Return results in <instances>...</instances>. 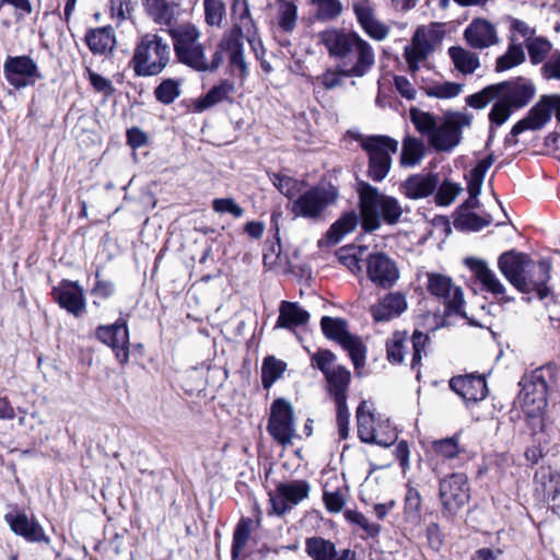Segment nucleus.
Returning <instances> with one entry per match:
<instances>
[{
    "label": "nucleus",
    "mask_w": 560,
    "mask_h": 560,
    "mask_svg": "<svg viewBox=\"0 0 560 560\" xmlns=\"http://www.w3.org/2000/svg\"><path fill=\"white\" fill-rule=\"evenodd\" d=\"M530 261L528 255L510 250L500 255L498 266L502 275L518 290L520 284L524 285L522 279L530 267Z\"/></svg>",
    "instance_id": "393cba45"
},
{
    "label": "nucleus",
    "mask_w": 560,
    "mask_h": 560,
    "mask_svg": "<svg viewBox=\"0 0 560 560\" xmlns=\"http://www.w3.org/2000/svg\"><path fill=\"white\" fill-rule=\"evenodd\" d=\"M557 374V365L548 363L525 375L520 382L523 406L528 415L540 413L547 407L548 393L556 385Z\"/></svg>",
    "instance_id": "39448f33"
},
{
    "label": "nucleus",
    "mask_w": 560,
    "mask_h": 560,
    "mask_svg": "<svg viewBox=\"0 0 560 560\" xmlns=\"http://www.w3.org/2000/svg\"><path fill=\"white\" fill-rule=\"evenodd\" d=\"M492 222L491 215L480 217L477 213L470 212L459 219L463 228L471 231H480Z\"/></svg>",
    "instance_id": "e2e57ef3"
},
{
    "label": "nucleus",
    "mask_w": 560,
    "mask_h": 560,
    "mask_svg": "<svg viewBox=\"0 0 560 560\" xmlns=\"http://www.w3.org/2000/svg\"><path fill=\"white\" fill-rule=\"evenodd\" d=\"M534 480L541 485L545 495L556 498L560 494V475L550 467H540L535 472Z\"/></svg>",
    "instance_id": "ea45409f"
},
{
    "label": "nucleus",
    "mask_w": 560,
    "mask_h": 560,
    "mask_svg": "<svg viewBox=\"0 0 560 560\" xmlns=\"http://www.w3.org/2000/svg\"><path fill=\"white\" fill-rule=\"evenodd\" d=\"M270 178L275 187L293 201L302 190L303 183L288 175L272 174Z\"/></svg>",
    "instance_id": "37998d69"
},
{
    "label": "nucleus",
    "mask_w": 560,
    "mask_h": 560,
    "mask_svg": "<svg viewBox=\"0 0 560 560\" xmlns=\"http://www.w3.org/2000/svg\"><path fill=\"white\" fill-rule=\"evenodd\" d=\"M323 501L328 512L339 513L345 506L346 497L345 493L339 489L334 491L324 489Z\"/></svg>",
    "instance_id": "bf43d9fd"
},
{
    "label": "nucleus",
    "mask_w": 560,
    "mask_h": 560,
    "mask_svg": "<svg viewBox=\"0 0 560 560\" xmlns=\"http://www.w3.org/2000/svg\"><path fill=\"white\" fill-rule=\"evenodd\" d=\"M448 56L452 59L456 70L463 74H471L480 67L478 55L464 47H450Z\"/></svg>",
    "instance_id": "c9c22d12"
},
{
    "label": "nucleus",
    "mask_w": 560,
    "mask_h": 560,
    "mask_svg": "<svg viewBox=\"0 0 560 560\" xmlns=\"http://www.w3.org/2000/svg\"><path fill=\"white\" fill-rule=\"evenodd\" d=\"M234 91V84L229 80H223L220 84L212 86L203 97L199 98L195 104V108L197 112H202L226 100Z\"/></svg>",
    "instance_id": "e433bc0d"
},
{
    "label": "nucleus",
    "mask_w": 560,
    "mask_h": 560,
    "mask_svg": "<svg viewBox=\"0 0 560 560\" xmlns=\"http://www.w3.org/2000/svg\"><path fill=\"white\" fill-rule=\"evenodd\" d=\"M439 185L436 174H416L409 176L402 184V194L409 199H421L432 195Z\"/></svg>",
    "instance_id": "c756f323"
},
{
    "label": "nucleus",
    "mask_w": 560,
    "mask_h": 560,
    "mask_svg": "<svg viewBox=\"0 0 560 560\" xmlns=\"http://www.w3.org/2000/svg\"><path fill=\"white\" fill-rule=\"evenodd\" d=\"M469 47L482 50L500 43L497 26L487 19H474L464 31Z\"/></svg>",
    "instance_id": "aec40b11"
},
{
    "label": "nucleus",
    "mask_w": 560,
    "mask_h": 560,
    "mask_svg": "<svg viewBox=\"0 0 560 560\" xmlns=\"http://www.w3.org/2000/svg\"><path fill=\"white\" fill-rule=\"evenodd\" d=\"M375 415L370 410L366 401H362L357 409L359 439L366 444L390 446L396 440V434L388 432L381 435L375 427Z\"/></svg>",
    "instance_id": "f3484780"
},
{
    "label": "nucleus",
    "mask_w": 560,
    "mask_h": 560,
    "mask_svg": "<svg viewBox=\"0 0 560 560\" xmlns=\"http://www.w3.org/2000/svg\"><path fill=\"white\" fill-rule=\"evenodd\" d=\"M361 147L369 154L368 175L374 182H382L392 167V154L398 150V142L388 136H370Z\"/></svg>",
    "instance_id": "0eeeda50"
},
{
    "label": "nucleus",
    "mask_w": 560,
    "mask_h": 560,
    "mask_svg": "<svg viewBox=\"0 0 560 560\" xmlns=\"http://www.w3.org/2000/svg\"><path fill=\"white\" fill-rule=\"evenodd\" d=\"M320 327L326 338L338 342L348 351L357 371L364 366L366 347L359 337L349 332L348 323L345 319L324 316L320 319Z\"/></svg>",
    "instance_id": "6e6552de"
},
{
    "label": "nucleus",
    "mask_w": 560,
    "mask_h": 560,
    "mask_svg": "<svg viewBox=\"0 0 560 560\" xmlns=\"http://www.w3.org/2000/svg\"><path fill=\"white\" fill-rule=\"evenodd\" d=\"M212 209L219 214L229 213L235 219L244 215L245 210L233 198H215L212 200Z\"/></svg>",
    "instance_id": "864d4df0"
},
{
    "label": "nucleus",
    "mask_w": 560,
    "mask_h": 560,
    "mask_svg": "<svg viewBox=\"0 0 560 560\" xmlns=\"http://www.w3.org/2000/svg\"><path fill=\"white\" fill-rule=\"evenodd\" d=\"M267 430L279 444L292 443L295 436V420L291 402L277 398L271 404Z\"/></svg>",
    "instance_id": "4468645a"
},
{
    "label": "nucleus",
    "mask_w": 560,
    "mask_h": 560,
    "mask_svg": "<svg viewBox=\"0 0 560 560\" xmlns=\"http://www.w3.org/2000/svg\"><path fill=\"white\" fill-rule=\"evenodd\" d=\"M52 296L60 307L79 317L85 310L83 289L78 282L63 280L52 289Z\"/></svg>",
    "instance_id": "4be33fe9"
},
{
    "label": "nucleus",
    "mask_w": 560,
    "mask_h": 560,
    "mask_svg": "<svg viewBox=\"0 0 560 560\" xmlns=\"http://www.w3.org/2000/svg\"><path fill=\"white\" fill-rule=\"evenodd\" d=\"M408 343L409 338L406 331H395L386 342L388 361L392 363L402 362Z\"/></svg>",
    "instance_id": "79ce46f5"
},
{
    "label": "nucleus",
    "mask_w": 560,
    "mask_h": 560,
    "mask_svg": "<svg viewBox=\"0 0 560 560\" xmlns=\"http://www.w3.org/2000/svg\"><path fill=\"white\" fill-rule=\"evenodd\" d=\"M450 387L467 401H480L488 395L486 378L482 375H458L450 381Z\"/></svg>",
    "instance_id": "bb28decb"
},
{
    "label": "nucleus",
    "mask_w": 560,
    "mask_h": 560,
    "mask_svg": "<svg viewBox=\"0 0 560 560\" xmlns=\"http://www.w3.org/2000/svg\"><path fill=\"white\" fill-rule=\"evenodd\" d=\"M155 98L163 104H172L175 100V80L165 79L154 90Z\"/></svg>",
    "instance_id": "680f3d73"
},
{
    "label": "nucleus",
    "mask_w": 560,
    "mask_h": 560,
    "mask_svg": "<svg viewBox=\"0 0 560 560\" xmlns=\"http://www.w3.org/2000/svg\"><path fill=\"white\" fill-rule=\"evenodd\" d=\"M464 85L455 82H441L434 83L423 88L425 94L429 97H435L441 100L453 98L463 92Z\"/></svg>",
    "instance_id": "c03bdc74"
},
{
    "label": "nucleus",
    "mask_w": 560,
    "mask_h": 560,
    "mask_svg": "<svg viewBox=\"0 0 560 560\" xmlns=\"http://www.w3.org/2000/svg\"><path fill=\"white\" fill-rule=\"evenodd\" d=\"M427 289L430 294L439 299L445 306V314H456L466 317L464 312L463 290L455 285L452 279L443 273L428 272Z\"/></svg>",
    "instance_id": "9b49d317"
},
{
    "label": "nucleus",
    "mask_w": 560,
    "mask_h": 560,
    "mask_svg": "<svg viewBox=\"0 0 560 560\" xmlns=\"http://www.w3.org/2000/svg\"><path fill=\"white\" fill-rule=\"evenodd\" d=\"M250 518H241L236 525V528L233 534V544H232V557L236 558L241 555L244 547L246 546L249 535H250Z\"/></svg>",
    "instance_id": "de8ad7c7"
},
{
    "label": "nucleus",
    "mask_w": 560,
    "mask_h": 560,
    "mask_svg": "<svg viewBox=\"0 0 560 560\" xmlns=\"http://www.w3.org/2000/svg\"><path fill=\"white\" fill-rule=\"evenodd\" d=\"M298 18V8L292 2H284L279 10V26L290 32L294 28Z\"/></svg>",
    "instance_id": "4d7b16f0"
},
{
    "label": "nucleus",
    "mask_w": 560,
    "mask_h": 560,
    "mask_svg": "<svg viewBox=\"0 0 560 560\" xmlns=\"http://www.w3.org/2000/svg\"><path fill=\"white\" fill-rule=\"evenodd\" d=\"M472 116L466 113L453 112L445 115L441 125L435 127L430 143L438 151H451L462 141V130L470 126Z\"/></svg>",
    "instance_id": "f8f14e48"
},
{
    "label": "nucleus",
    "mask_w": 560,
    "mask_h": 560,
    "mask_svg": "<svg viewBox=\"0 0 560 560\" xmlns=\"http://www.w3.org/2000/svg\"><path fill=\"white\" fill-rule=\"evenodd\" d=\"M3 74L16 90L32 86L43 78L37 63L27 55L9 56L3 63Z\"/></svg>",
    "instance_id": "2eb2a0df"
},
{
    "label": "nucleus",
    "mask_w": 560,
    "mask_h": 560,
    "mask_svg": "<svg viewBox=\"0 0 560 560\" xmlns=\"http://www.w3.org/2000/svg\"><path fill=\"white\" fill-rule=\"evenodd\" d=\"M460 191L462 187L459 185L445 180L435 194V202L442 207L448 206L455 200Z\"/></svg>",
    "instance_id": "6e6d98bb"
},
{
    "label": "nucleus",
    "mask_w": 560,
    "mask_h": 560,
    "mask_svg": "<svg viewBox=\"0 0 560 560\" xmlns=\"http://www.w3.org/2000/svg\"><path fill=\"white\" fill-rule=\"evenodd\" d=\"M285 364L275 357H267L261 368V380L265 388H269L284 372Z\"/></svg>",
    "instance_id": "49530a36"
},
{
    "label": "nucleus",
    "mask_w": 560,
    "mask_h": 560,
    "mask_svg": "<svg viewBox=\"0 0 560 560\" xmlns=\"http://www.w3.org/2000/svg\"><path fill=\"white\" fill-rule=\"evenodd\" d=\"M536 33V30L534 27H530L526 22L511 18V24H510V34H515V36L518 38L522 37L525 40V44L530 42Z\"/></svg>",
    "instance_id": "774afa93"
},
{
    "label": "nucleus",
    "mask_w": 560,
    "mask_h": 560,
    "mask_svg": "<svg viewBox=\"0 0 560 560\" xmlns=\"http://www.w3.org/2000/svg\"><path fill=\"white\" fill-rule=\"evenodd\" d=\"M337 197L338 194L335 189L315 186L299 194L292 203L291 212L294 217L316 221L323 217L324 212L336 201Z\"/></svg>",
    "instance_id": "1a4fd4ad"
},
{
    "label": "nucleus",
    "mask_w": 560,
    "mask_h": 560,
    "mask_svg": "<svg viewBox=\"0 0 560 560\" xmlns=\"http://www.w3.org/2000/svg\"><path fill=\"white\" fill-rule=\"evenodd\" d=\"M345 515L349 522L357 524L365 533L366 537L375 538L382 530L380 524L370 522L364 514L358 511L349 510Z\"/></svg>",
    "instance_id": "3c124183"
},
{
    "label": "nucleus",
    "mask_w": 560,
    "mask_h": 560,
    "mask_svg": "<svg viewBox=\"0 0 560 560\" xmlns=\"http://www.w3.org/2000/svg\"><path fill=\"white\" fill-rule=\"evenodd\" d=\"M424 155V144L413 137H406L402 141L400 164L402 166H415Z\"/></svg>",
    "instance_id": "4c0bfd02"
},
{
    "label": "nucleus",
    "mask_w": 560,
    "mask_h": 560,
    "mask_svg": "<svg viewBox=\"0 0 560 560\" xmlns=\"http://www.w3.org/2000/svg\"><path fill=\"white\" fill-rule=\"evenodd\" d=\"M352 9L359 24L371 38L382 42L388 36L389 27L375 18L370 0H355Z\"/></svg>",
    "instance_id": "5701e85b"
},
{
    "label": "nucleus",
    "mask_w": 560,
    "mask_h": 560,
    "mask_svg": "<svg viewBox=\"0 0 560 560\" xmlns=\"http://www.w3.org/2000/svg\"><path fill=\"white\" fill-rule=\"evenodd\" d=\"M406 295L401 292H390L370 307L375 322H388L400 316L407 310Z\"/></svg>",
    "instance_id": "cd10ccee"
},
{
    "label": "nucleus",
    "mask_w": 560,
    "mask_h": 560,
    "mask_svg": "<svg viewBox=\"0 0 560 560\" xmlns=\"http://www.w3.org/2000/svg\"><path fill=\"white\" fill-rule=\"evenodd\" d=\"M328 390L335 401H347V392L350 384L351 374L342 365H335L332 371L325 376Z\"/></svg>",
    "instance_id": "f704fd0d"
},
{
    "label": "nucleus",
    "mask_w": 560,
    "mask_h": 560,
    "mask_svg": "<svg viewBox=\"0 0 560 560\" xmlns=\"http://www.w3.org/2000/svg\"><path fill=\"white\" fill-rule=\"evenodd\" d=\"M4 521L10 529L30 542H49L43 526L35 517H28L24 512L10 511L4 514Z\"/></svg>",
    "instance_id": "6ab92c4d"
},
{
    "label": "nucleus",
    "mask_w": 560,
    "mask_h": 560,
    "mask_svg": "<svg viewBox=\"0 0 560 560\" xmlns=\"http://www.w3.org/2000/svg\"><path fill=\"white\" fill-rule=\"evenodd\" d=\"M149 16L175 39V4L168 0H142Z\"/></svg>",
    "instance_id": "c85d7f7f"
},
{
    "label": "nucleus",
    "mask_w": 560,
    "mask_h": 560,
    "mask_svg": "<svg viewBox=\"0 0 560 560\" xmlns=\"http://www.w3.org/2000/svg\"><path fill=\"white\" fill-rule=\"evenodd\" d=\"M553 103L551 97L542 96L540 101L530 108L526 117L517 121L511 129V136L516 137L526 130L541 129L551 118Z\"/></svg>",
    "instance_id": "b1692460"
},
{
    "label": "nucleus",
    "mask_w": 560,
    "mask_h": 560,
    "mask_svg": "<svg viewBox=\"0 0 560 560\" xmlns=\"http://www.w3.org/2000/svg\"><path fill=\"white\" fill-rule=\"evenodd\" d=\"M311 485L307 480L296 479L279 482L276 489L269 492L272 513L283 516L295 505L308 498Z\"/></svg>",
    "instance_id": "ddd939ff"
},
{
    "label": "nucleus",
    "mask_w": 560,
    "mask_h": 560,
    "mask_svg": "<svg viewBox=\"0 0 560 560\" xmlns=\"http://www.w3.org/2000/svg\"><path fill=\"white\" fill-rule=\"evenodd\" d=\"M206 22L210 26H220L225 13L222 0H203Z\"/></svg>",
    "instance_id": "603ef678"
},
{
    "label": "nucleus",
    "mask_w": 560,
    "mask_h": 560,
    "mask_svg": "<svg viewBox=\"0 0 560 560\" xmlns=\"http://www.w3.org/2000/svg\"><path fill=\"white\" fill-rule=\"evenodd\" d=\"M310 313L296 302L282 301L279 305L277 328L294 329L310 320Z\"/></svg>",
    "instance_id": "2f4dec72"
},
{
    "label": "nucleus",
    "mask_w": 560,
    "mask_h": 560,
    "mask_svg": "<svg viewBox=\"0 0 560 560\" xmlns=\"http://www.w3.org/2000/svg\"><path fill=\"white\" fill-rule=\"evenodd\" d=\"M109 12L117 25L131 16V5L128 0H109Z\"/></svg>",
    "instance_id": "052dcab7"
},
{
    "label": "nucleus",
    "mask_w": 560,
    "mask_h": 560,
    "mask_svg": "<svg viewBox=\"0 0 560 560\" xmlns=\"http://www.w3.org/2000/svg\"><path fill=\"white\" fill-rule=\"evenodd\" d=\"M429 54V45L425 42H420L417 36L412 38V45L406 46L404 50L405 58L411 60L423 61Z\"/></svg>",
    "instance_id": "0e129e2a"
},
{
    "label": "nucleus",
    "mask_w": 560,
    "mask_h": 560,
    "mask_svg": "<svg viewBox=\"0 0 560 560\" xmlns=\"http://www.w3.org/2000/svg\"><path fill=\"white\" fill-rule=\"evenodd\" d=\"M337 407V424L339 436L346 440L349 436V417L347 401H335Z\"/></svg>",
    "instance_id": "69168bd1"
},
{
    "label": "nucleus",
    "mask_w": 560,
    "mask_h": 560,
    "mask_svg": "<svg viewBox=\"0 0 560 560\" xmlns=\"http://www.w3.org/2000/svg\"><path fill=\"white\" fill-rule=\"evenodd\" d=\"M541 73L547 80L560 81V51L556 50L541 67Z\"/></svg>",
    "instance_id": "338daca9"
},
{
    "label": "nucleus",
    "mask_w": 560,
    "mask_h": 560,
    "mask_svg": "<svg viewBox=\"0 0 560 560\" xmlns=\"http://www.w3.org/2000/svg\"><path fill=\"white\" fill-rule=\"evenodd\" d=\"M305 552L312 560L354 559V552L352 550H338L332 541L318 536H313L305 539Z\"/></svg>",
    "instance_id": "a878e982"
},
{
    "label": "nucleus",
    "mask_w": 560,
    "mask_h": 560,
    "mask_svg": "<svg viewBox=\"0 0 560 560\" xmlns=\"http://www.w3.org/2000/svg\"><path fill=\"white\" fill-rule=\"evenodd\" d=\"M357 192L361 226L365 232L378 230L383 222L396 225L400 221L405 210L397 198L383 194L364 180L358 183Z\"/></svg>",
    "instance_id": "20e7f679"
},
{
    "label": "nucleus",
    "mask_w": 560,
    "mask_h": 560,
    "mask_svg": "<svg viewBox=\"0 0 560 560\" xmlns=\"http://www.w3.org/2000/svg\"><path fill=\"white\" fill-rule=\"evenodd\" d=\"M311 3L315 7V16L318 21H335L343 12L341 0H311Z\"/></svg>",
    "instance_id": "a19ab883"
},
{
    "label": "nucleus",
    "mask_w": 560,
    "mask_h": 560,
    "mask_svg": "<svg viewBox=\"0 0 560 560\" xmlns=\"http://www.w3.org/2000/svg\"><path fill=\"white\" fill-rule=\"evenodd\" d=\"M97 339L109 346L117 360L124 364L129 359V335L125 320H118L113 325L100 326L96 329Z\"/></svg>",
    "instance_id": "a211bd4d"
},
{
    "label": "nucleus",
    "mask_w": 560,
    "mask_h": 560,
    "mask_svg": "<svg viewBox=\"0 0 560 560\" xmlns=\"http://www.w3.org/2000/svg\"><path fill=\"white\" fill-rule=\"evenodd\" d=\"M170 58L168 45L159 35L147 34L136 46L130 66L136 75L152 77L165 69Z\"/></svg>",
    "instance_id": "423d86ee"
},
{
    "label": "nucleus",
    "mask_w": 560,
    "mask_h": 560,
    "mask_svg": "<svg viewBox=\"0 0 560 560\" xmlns=\"http://www.w3.org/2000/svg\"><path fill=\"white\" fill-rule=\"evenodd\" d=\"M329 56L342 60V73L347 78L366 75L375 63L373 47L355 32L329 28L319 33Z\"/></svg>",
    "instance_id": "7ed1b4c3"
},
{
    "label": "nucleus",
    "mask_w": 560,
    "mask_h": 560,
    "mask_svg": "<svg viewBox=\"0 0 560 560\" xmlns=\"http://www.w3.org/2000/svg\"><path fill=\"white\" fill-rule=\"evenodd\" d=\"M358 225V215L350 211L338 219L328 230L327 237L330 243H338L348 233L354 231Z\"/></svg>",
    "instance_id": "58836bf2"
},
{
    "label": "nucleus",
    "mask_w": 560,
    "mask_h": 560,
    "mask_svg": "<svg viewBox=\"0 0 560 560\" xmlns=\"http://www.w3.org/2000/svg\"><path fill=\"white\" fill-rule=\"evenodd\" d=\"M465 264L470 268L487 292L492 293L497 298L501 296V299H503L505 292L504 285L500 282L495 273L488 267L485 260L469 257L466 258Z\"/></svg>",
    "instance_id": "7c9ffc66"
},
{
    "label": "nucleus",
    "mask_w": 560,
    "mask_h": 560,
    "mask_svg": "<svg viewBox=\"0 0 560 560\" xmlns=\"http://www.w3.org/2000/svg\"><path fill=\"white\" fill-rule=\"evenodd\" d=\"M433 453L443 459H453L457 457L464 450L460 448L458 436L441 439L432 442Z\"/></svg>",
    "instance_id": "a18cd8bd"
},
{
    "label": "nucleus",
    "mask_w": 560,
    "mask_h": 560,
    "mask_svg": "<svg viewBox=\"0 0 560 560\" xmlns=\"http://www.w3.org/2000/svg\"><path fill=\"white\" fill-rule=\"evenodd\" d=\"M240 20L241 24L233 25L224 33L211 61L206 58L199 28L188 22L177 25V61L196 71L212 73L220 68L223 62V54H226L230 72L234 73L238 70L240 78L244 79L248 74V68L244 56L243 28L252 22L247 5H245Z\"/></svg>",
    "instance_id": "f257e3e1"
},
{
    "label": "nucleus",
    "mask_w": 560,
    "mask_h": 560,
    "mask_svg": "<svg viewBox=\"0 0 560 560\" xmlns=\"http://www.w3.org/2000/svg\"><path fill=\"white\" fill-rule=\"evenodd\" d=\"M520 38L515 34L509 36V47L506 51L500 56L495 61V71L503 72L514 67L522 65L525 59V51L523 45L518 42Z\"/></svg>",
    "instance_id": "72a5a7b5"
},
{
    "label": "nucleus",
    "mask_w": 560,
    "mask_h": 560,
    "mask_svg": "<svg viewBox=\"0 0 560 560\" xmlns=\"http://www.w3.org/2000/svg\"><path fill=\"white\" fill-rule=\"evenodd\" d=\"M526 48L528 50L530 62L533 65H538L546 59L552 49V45L547 38L537 36L526 44Z\"/></svg>",
    "instance_id": "09e8293b"
},
{
    "label": "nucleus",
    "mask_w": 560,
    "mask_h": 560,
    "mask_svg": "<svg viewBox=\"0 0 560 560\" xmlns=\"http://www.w3.org/2000/svg\"><path fill=\"white\" fill-rule=\"evenodd\" d=\"M85 42L93 54L104 55L115 47V32L112 26L96 27L86 33Z\"/></svg>",
    "instance_id": "473e14b6"
},
{
    "label": "nucleus",
    "mask_w": 560,
    "mask_h": 560,
    "mask_svg": "<svg viewBox=\"0 0 560 560\" xmlns=\"http://www.w3.org/2000/svg\"><path fill=\"white\" fill-rule=\"evenodd\" d=\"M366 275L375 285L382 289L392 288L400 277L396 261L384 253L369 255Z\"/></svg>",
    "instance_id": "dca6fc26"
},
{
    "label": "nucleus",
    "mask_w": 560,
    "mask_h": 560,
    "mask_svg": "<svg viewBox=\"0 0 560 560\" xmlns=\"http://www.w3.org/2000/svg\"><path fill=\"white\" fill-rule=\"evenodd\" d=\"M439 497L442 513L453 517L462 510L470 498L468 478L464 474L454 472L440 481Z\"/></svg>",
    "instance_id": "9d476101"
},
{
    "label": "nucleus",
    "mask_w": 560,
    "mask_h": 560,
    "mask_svg": "<svg viewBox=\"0 0 560 560\" xmlns=\"http://www.w3.org/2000/svg\"><path fill=\"white\" fill-rule=\"evenodd\" d=\"M410 342L412 345L411 368L415 370L421 364L422 357L427 354L425 346L429 342V337L419 330H415Z\"/></svg>",
    "instance_id": "5fc2aeb1"
},
{
    "label": "nucleus",
    "mask_w": 560,
    "mask_h": 560,
    "mask_svg": "<svg viewBox=\"0 0 560 560\" xmlns=\"http://www.w3.org/2000/svg\"><path fill=\"white\" fill-rule=\"evenodd\" d=\"M551 264L542 259L538 262L534 260L530 261V267L524 273V278L522 281L523 284H520L518 290L523 293H532L536 292L539 299H545L548 296L550 290L547 287V282L550 279Z\"/></svg>",
    "instance_id": "412c9836"
},
{
    "label": "nucleus",
    "mask_w": 560,
    "mask_h": 560,
    "mask_svg": "<svg viewBox=\"0 0 560 560\" xmlns=\"http://www.w3.org/2000/svg\"><path fill=\"white\" fill-rule=\"evenodd\" d=\"M336 355L330 350H318L311 357L312 366L317 368L326 376L332 371Z\"/></svg>",
    "instance_id": "13d9d810"
},
{
    "label": "nucleus",
    "mask_w": 560,
    "mask_h": 560,
    "mask_svg": "<svg viewBox=\"0 0 560 560\" xmlns=\"http://www.w3.org/2000/svg\"><path fill=\"white\" fill-rule=\"evenodd\" d=\"M410 118L419 132L428 135L431 138L436 127V120L433 115L413 108L410 110Z\"/></svg>",
    "instance_id": "8fccbe9b"
},
{
    "label": "nucleus",
    "mask_w": 560,
    "mask_h": 560,
    "mask_svg": "<svg viewBox=\"0 0 560 560\" xmlns=\"http://www.w3.org/2000/svg\"><path fill=\"white\" fill-rule=\"evenodd\" d=\"M535 93V85L530 81L518 78L488 85L467 96L465 101L468 106L482 109L497 100L489 113V120L491 124L501 126L509 119L513 109L527 106Z\"/></svg>",
    "instance_id": "f03ea898"
}]
</instances>
